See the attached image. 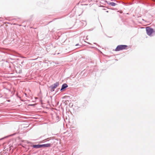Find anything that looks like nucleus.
<instances>
[{"label": "nucleus", "instance_id": "f257e3e1", "mask_svg": "<svg viewBox=\"0 0 155 155\" xmlns=\"http://www.w3.org/2000/svg\"><path fill=\"white\" fill-rule=\"evenodd\" d=\"M128 46L127 45H118L115 51H119L124 49H127L128 48Z\"/></svg>", "mask_w": 155, "mask_h": 155}, {"label": "nucleus", "instance_id": "f03ea898", "mask_svg": "<svg viewBox=\"0 0 155 155\" xmlns=\"http://www.w3.org/2000/svg\"><path fill=\"white\" fill-rule=\"evenodd\" d=\"M146 31L147 34L149 36H151L152 33L154 32L153 29L150 28L149 27H147L146 28Z\"/></svg>", "mask_w": 155, "mask_h": 155}, {"label": "nucleus", "instance_id": "7ed1b4c3", "mask_svg": "<svg viewBox=\"0 0 155 155\" xmlns=\"http://www.w3.org/2000/svg\"><path fill=\"white\" fill-rule=\"evenodd\" d=\"M59 85V82H57L55 83H54L53 85L51 86V88L53 89V91H54V89L56 88Z\"/></svg>", "mask_w": 155, "mask_h": 155}, {"label": "nucleus", "instance_id": "20e7f679", "mask_svg": "<svg viewBox=\"0 0 155 155\" xmlns=\"http://www.w3.org/2000/svg\"><path fill=\"white\" fill-rule=\"evenodd\" d=\"M51 146V144L50 143H47L41 145V147H49Z\"/></svg>", "mask_w": 155, "mask_h": 155}, {"label": "nucleus", "instance_id": "39448f33", "mask_svg": "<svg viewBox=\"0 0 155 155\" xmlns=\"http://www.w3.org/2000/svg\"><path fill=\"white\" fill-rule=\"evenodd\" d=\"M33 147L35 148H41V145H33Z\"/></svg>", "mask_w": 155, "mask_h": 155}, {"label": "nucleus", "instance_id": "423d86ee", "mask_svg": "<svg viewBox=\"0 0 155 155\" xmlns=\"http://www.w3.org/2000/svg\"><path fill=\"white\" fill-rule=\"evenodd\" d=\"M67 87H68V85L66 84H64L62 85V87L61 89V90H62L66 88Z\"/></svg>", "mask_w": 155, "mask_h": 155}, {"label": "nucleus", "instance_id": "0eeeda50", "mask_svg": "<svg viewBox=\"0 0 155 155\" xmlns=\"http://www.w3.org/2000/svg\"><path fill=\"white\" fill-rule=\"evenodd\" d=\"M106 2L108 4L112 6H114L116 5V4L114 2H112L108 3L107 1H106Z\"/></svg>", "mask_w": 155, "mask_h": 155}, {"label": "nucleus", "instance_id": "6e6552de", "mask_svg": "<svg viewBox=\"0 0 155 155\" xmlns=\"http://www.w3.org/2000/svg\"><path fill=\"white\" fill-rule=\"evenodd\" d=\"M88 6H89V7H91V5H88Z\"/></svg>", "mask_w": 155, "mask_h": 155}, {"label": "nucleus", "instance_id": "1a4fd4ad", "mask_svg": "<svg viewBox=\"0 0 155 155\" xmlns=\"http://www.w3.org/2000/svg\"><path fill=\"white\" fill-rule=\"evenodd\" d=\"M106 12H108V11H106Z\"/></svg>", "mask_w": 155, "mask_h": 155}, {"label": "nucleus", "instance_id": "9d476101", "mask_svg": "<svg viewBox=\"0 0 155 155\" xmlns=\"http://www.w3.org/2000/svg\"><path fill=\"white\" fill-rule=\"evenodd\" d=\"M84 8H86L85 7H84Z\"/></svg>", "mask_w": 155, "mask_h": 155}, {"label": "nucleus", "instance_id": "9b49d317", "mask_svg": "<svg viewBox=\"0 0 155 155\" xmlns=\"http://www.w3.org/2000/svg\"><path fill=\"white\" fill-rule=\"evenodd\" d=\"M153 1H155V0H153Z\"/></svg>", "mask_w": 155, "mask_h": 155}]
</instances>
